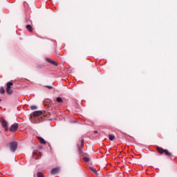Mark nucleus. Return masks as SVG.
Returning a JSON list of instances; mask_svg holds the SVG:
<instances>
[{
    "label": "nucleus",
    "instance_id": "f257e3e1",
    "mask_svg": "<svg viewBox=\"0 0 177 177\" xmlns=\"http://www.w3.org/2000/svg\"><path fill=\"white\" fill-rule=\"evenodd\" d=\"M13 85V82H10L7 83L6 92L8 95H12L13 93V91L12 90V86Z\"/></svg>",
    "mask_w": 177,
    "mask_h": 177
},
{
    "label": "nucleus",
    "instance_id": "f03ea898",
    "mask_svg": "<svg viewBox=\"0 0 177 177\" xmlns=\"http://www.w3.org/2000/svg\"><path fill=\"white\" fill-rule=\"evenodd\" d=\"M158 151L160 154H165L169 157L171 156V153H169L167 149H164L162 148H158Z\"/></svg>",
    "mask_w": 177,
    "mask_h": 177
},
{
    "label": "nucleus",
    "instance_id": "7ed1b4c3",
    "mask_svg": "<svg viewBox=\"0 0 177 177\" xmlns=\"http://www.w3.org/2000/svg\"><path fill=\"white\" fill-rule=\"evenodd\" d=\"M17 149V142H12L10 143V150L12 152L16 151Z\"/></svg>",
    "mask_w": 177,
    "mask_h": 177
},
{
    "label": "nucleus",
    "instance_id": "20e7f679",
    "mask_svg": "<svg viewBox=\"0 0 177 177\" xmlns=\"http://www.w3.org/2000/svg\"><path fill=\"white\" fill-rule=\"evenodd\" d=\"M0 121L1 122L2 127L4 128L6 131H8V122L5 120V118H1Z\"/></svg>",
    "mask_w": 177,
    "mask_h": 177
},
{
    "label": "nucleus",
    "instance_id": "39448f33",
    "mask_svg": "<svg viewBox=\"0 0 177 177\" xmlns=\"http://www.w3.org/2000/svg\"><path fill=\"white\" fill-rule=\"evenodd\" d=\"M19 128V124L17 123H14L10 128V132H16Z\"/></svg>",
    "mask_w": 177,
    "mask_h": 177
},
{
    "label": "nucleus",
    "instance_id": "423d86ee",
    "mask_svg": "<svg viewBox=\"0 0 177 177\" xmlns=\"http://www.w3.org/2000/svg\"><path fill=\"white\" fill-rule=\"evenodd\" d=\"M32 115L35 118H39L42 115V111H36L32 113Z\"/></svg>",
    "mask_w": 177,
    "mask_h": 177
},
{
    "label": "nucleus",
    "instance_id": "0eeeda50",
    "mask_svg": "<svg viewBox=\"0 0 177 177\" xmlns=\"http://www.w3.org/2000/svg\"><path fill=\"white\" fill-rule=\"evenodd\" d=\"M59 171H60V169L59 167H55L51 170V174H53V175H56V174H59Z\"/></svg>",
    "mask_w": 177,
    "mask_h": 177
},
{
    "label": "nucleus",
    "instance_id": "6e6552de",
    "mask_svg": "<svg viewBox=\"0 0 177 177\" xmlns=\"http://www.w3.org/2000/svg\"><path fill=\"white\" fill-rule=\"evenodd\" d=\"M46 60L48 62V63H50L51 64H53V66H57V63L56 62L50 59V58H46Z\"/></svg>",
    "mask_w": 177,
    "mask_h": 177
},
{
    "label": "nucleus",
    "instance_id": "1a4fd4ad",
    "mask_svg": "<svg viewBox=\"0 0 177 177\" xmlns=\"http://www.w3.org/2000/svg\"><path fill=\"white\" fill-rule=\"evenodd\" d=\"M38 139L41 145H46V141L44 138L39 137Z\"/></svg>",
    "mask_w": 177,
    "mask_h": 177
},
{
    "label": "nucleus",
    "instance_id": "9d476101",
    "mask_svg": "<svg viewBox=\"0 0 177 177\" xmlns=\"http://www.w3.org/2000/svg\"><path fill=\"white\" fill-rule=\"evenodd\" d=\"M26 29H28V30L31 32V31H32V26H31V25H27L26 26Z\"/></svg>",
    "mask_w": 177,
    "mask_h": 177
},
{
    "label": "nucleus",
    "instance_id": "9b49d317",
    "mask_svg": "<svg viewBox=\"0 0 177 177\" xmlns=\"http://www.w3.org/2000/svg\"><path fill=\"white\" fill-rule=\"evenodd\" d=\"M57 102L58 103H62L63 100H62V97H57Z\"/></svg>",
    "mask_w": 177,
    "mask_h": 177
},
{
    "label": "nucleus",
    "instance_id": "f8f14e48",
    "mask_svg": "<svg viewBox=\"0 0 177 177\" xmlns=\"http://www.w3.org/2000/svg\"><path fill=\"white\" fill-rule=\"evenodd\" d=\"M91 171H93L94 172V174H95V175H99V174L97 173V171H96V169H93V167H90Z\"/></svg>",
    "mask_w": 177,
    "mask_h": 177
},
{
    "label": "nucleus",
    "instance_id": "ddd939ff",
    "mask_svg": "<svg viewBox=\"0 0 177 177\" xmlns=\"http://www.w3.org/2000/svg\"><path fill=\"white\" fill-rule=\"evenodd\" d=\"M0 93H1L2 95H3V93H5V88H3V87L1 88Z\"/></svg>",
    "mask_w": 177,
    "mask_h": 177
},
{
    "label": "nucleus",
    "instance_id": "4468645a",
    "mask_svg": "<svg viewBox=\"0 0 177 177\" xmlns=\"http://www.w3.org/2000/svg\"><path fill=\"white\" fill-rule=\"evenodd\" d=\"M37 175V177H44V174L41 172H38Z\"/></svg>",
    "mask_w": 177,
    "mask_h": 177
},
{
    "label": "nucleus",
    "instance_id": "2eb2a0df",
    "mask_svg": "<svg viewBox=\"0 0 177 177\" xmlns=\"http://www.w3.org/2000/svg\"><path fill=\"white\" fill-rule=\"evenodd\" d=\"M37 107L35 105H32L30 106V109H32V110H37Z\"/></svg>",
    "mask_w": 177,
    "mask_h": 177
},
{
    "label": "nucleus",
    "instance_id": "dca6fc26",
    "mask_svg": "<svg viewBox=\"0 0 177 177\" xmlns=\"http://www.w3.org/2000/svg\"><path fill=\"white\" fill-rule=\"evenodd\" d=\"M109 140H114V138H115L114 136H113V135H109Z\"/></svg>",
    "mask_w": 177,
    "mask_h": 177
},
{
    "label": "nucleus",
    "instance_id": "f3484780",
    "mask_svg": "<svg viewBox=\"0 0 177 177\" xmlns=\"http://www.w3.org/2000/svg\"><path fill=\"white\" fill-rule=\"evenodd\" d=\"M84 160L86 162H89V158L85 157V158H84Z\"/></svg>",
    "mask_w": 177,
    "mask_h": 177
},
{
    "label": "nucleus",
    "instance_id": "a211bd4d",
    "mask_svg": "<svg viewBox=\"0 0 177 177\" xmlns=\"http://www.w3.org/2000/svg\"><path fill=\"white\" fill-rule=\"evenodd\" d=\"M81 143H82V146H84V139L82 140Z\"/></svg>",
    "mask_w": 177,
    "mask_h": 177
},
{
    "label": "nucleus",
    "instance_id": "6ab92c4d",
    "mask_svg": "<svg viewBox=\"0 0 177 177\" xmlns=\"http://www.w3.org/2000/svg\"><path fill=\"white\" fill-rule=\"evenodd\" d=\"M48 88H49L50 89H52V86H48Z\"/></svg>",
    "mask_w": 177,
    "mask_h": 177
},
{
    "label": "nucleus",
    "instance_id": "aec40b11",
    "mask_svg": "<svg viewBox=\"0 0 177 177\" xmlns=\"http://www.w3.org/2000/svg\"><path fill=\"white\" fill-rule=\"evenodd\" d=\"M95 133H97V131H95Z\"/></svg>",
    "mask_w": 177,
    "mask_h": 177
}]
</instances>
